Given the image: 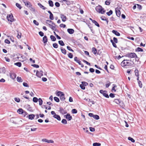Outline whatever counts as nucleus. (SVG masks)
Listing matches in <instances>:
<instances>
[{
    "label": "nucleus",
    "instance_id": "obj_53",
    "mask_svg": "<svg viewBox=\"0 0 146 146\" xmlns=\"http://www.w3.org/2000/svg\"><path fill=\"white\" fill-rule=\"evenodd\" d=\"M46 22L49 25V24H51V23H52V21L50 20H47L46 21Z\"/></svg>",
    "mask_w": 146,
    "mask_h": 146
},
{
    "label": "nucleus",
    "instance_id": "obj_2",
    "mask_svg": "<svg viewBox=\"0 0 146 146\" xmlns=\"http://www.w3.org/2000/svg\"><path fill=\"white\" fill-rule=\"evenodd\" d=\"M56 95L57 96L60 97L61 100L63 101L65 100L64 94L63 92L61 91H58L56 94Z\"/></svg>",
    "mask_w": 146,
    "mask_h": 146
},
{
    "label": "nucleus",
    "instance_id": "obj_20",
    "mask_svg": "<svg viewBox=\"0 0 146 146\" xmlns=\"http://www.w3.org/2000/svg\"><path fill=\"white\" fill-rule=\"evenodd\" d=\"M120 10H115L116 15L118 17H120L121 14Z\"/></svg>",
    "mask_w": 146,
    "mask_h": 146
},
{
    "label": "nucleus",
    "instance_id": "obj_23",
    "mask_svg": "<svg viewBox=\"0 0 146 146\" xmlns=\"http://www.w3.org/2000/svg\"><path fill=\"white\" fill-rule=\"evenodd\" d=\"M92 52L94 54H96V53H97L98 54V52L97 53V50L95 48L93 47L92 48Z\"/></svg>",
    "mask_w": 146,
    "mask_h": 146
},
{
    "label": "nucleus",
    "instance_id": "obj_64",
    "mask_svg": "<svg viewBox=\"0 0 146 146\" xmlns=\"http://www.w3.org/2000/svg\"><path fill=\"white\" fill-rule=\"evenodd\" d=\"M109 96L112 98H113L115 97V94L112 93H111L110 94Z\"/></svg>",
    "mask_w": 146,
    "mask_h": 146
},
{
    "label": "nucleus",
    "instance_id": "obj_30",
    "mask_svg": "<svg viewBox=\"0 0 146 146\" xmlns=\"http://www.w3.org/2000/svg\"><path fill=\"white\" fill-rule=\"evenodd\" d=\"M15 65H16L19 67H20L21 66V63L20 62H17L15 63Z\"/></svg>",
    "mask_w": 146,
    "mask_h": 146
},
{
    "label": "nucleus",
    "instance_id": "obj_26",
    "mask_svg": "<svg viewBox=\"0 0 146 146\" xmlns=\"http://www.w3.org/2000/svg\"><path fill=\"white\" fill-rule=\"evenodd\" d=\"M17 81L18 82H23L22 78L21 77L18 76L17 78Z\"/></svg>",
    "mask_w": 146,
    "mask_h": 146
},
{
    "label": "nucleus",
    "instance_id": "obj_40",
    "mask_svg": "<svg viewBox=\"0 0 146 146\" xmlns=\"http://www.w3.org/2000/svg\"><path fill=\"white\" fill-rule=\"evenodd\" d=\"M128 139L129 140L131 141L133 143H134L135 142V140L131 137H128Z\"/></svg>",
    "mask_w": 146,
    "mask_h": 146
},
{
    "label": "nucleus",
    "instance_id": "obj_3",
    "mask_svg": "<svg viewBox=\"0 0 146 146\" xmlns=\"http://www.w3.org/2000/svg\"><path fill=\"white\" fill-rule=\"evenodd\" d=\"M125 56L130 58H134L136 56V54L134 52L128 53L126 54Z\"/></svg>",
    "mask_w": 146,
    "mask_h": 146
},
{
    "label": "nucleus",
    "instance_id": "obj_55",
    "mask_svg": "<svg viewBox=\"0 0 146 146\" xmlns=\"http://www.w3.org/2000/svg\"><path fill=\"white\" fill-rule=\"evenodd\" d=\"M23 85L25 87H29V85L27 83L24 82L23 83Z\"/></svg>",
    "mask_w": 146,
    "mask_h": 146
},
{
    "label": "nucleus",
    "instance_id": "obj_62",
    "mask_svg": "<svg viewBox=\"0 0 146 146\" xmlns=\"http://www.w3.org/2000/svg\"><path fill=\"white\" fill-rule=\"evenodd\" d=\"M110 0H107L105 1V4L106 5H109L110 4Z\"/></svg>",
    "mask_w": 146,
    "mask_h": 146
},
{
    "label": "nucleus",
    "instance_id": "obj_57",
    "mask_svg": "<svg viewBox=\"0 0 146 146\" xmlns=\"http://www.w3.org/2000/svg\"><path fill=\"white\" fill-rule=\"evenodd\" d=\"M21 34L20 33H18V35L17 36V37L18 38H21Z\"/></svg>",
    "mask_w": 146,
    "mask_h": 146
},
{
    "label": "nucleus",
    "instance_id": "obj_27",
    "mask_svg": "<svg viewBox=\"0 0 146 146\" xmlns=\"http://www.w3.org/2000/svg\"><path fill=\"white\" fill-rule=\"evenodd\" d=\"M58 42L59 44L61 46H64L65 45V44L63 42V41L62 40L58 41Z\"/></svg>",
    "mask_w": 146,
    "mask_h": 146
},
{
    "label": "nucleus",
    "instance_id": "obj_11",
    "mask_svg": "<svg viewBox=\"0 0 146 146\" xmlns=\"http://www.w3.org/2000/svg\"><path fill=\"white\" fill-rule=\"evenodd\" d=\"M60 17L62 19V21L65 22L66 20V16L63 14L60 15Z\"/></svg>",
    "mask_w": 146,
    "mask_h": 146
},
{
    "label": "nucleus",
    "instance_id": "obj_59",
    "mask_svg": "<svg viewBox=\"0 0 146 146\" xmlns=\"http://www.w3.org/2000/svg\"><path fill=\"white\" fill-rule=\"evenodd\" d=\"M15 100L17 102H20V99L18 98H14Z\"/></svg>",
    "mask_w": 146,
    "mask_h": 146
},
{
    "label": "nucleus",
    "instance_id": "obj_46",
    "mask_svg": "<svg viewBox=\"0 0 146 146\" xmlns=\"http://www.w3.org/2000/svg\"><path fill=\"white\" fill-rule=\"evenodd\" d=\"M95 9H104L101 6L98 5L96 7Z\"/></svg>",
    "mask_w": 146,
    "mask_h": 146
},
{
    "label": "nucleus",
    "instance_id": "obj_19",
    "mask_svg": "<svg viewBox=\"0 0 146 146\" xmlns=\"http://www.w3.org/2000/svg\"><path fill=\"white\" fill-rule=\"evenodd\" d=\"M47 38L46 36H45L43 38V41L44 44H46L47 42Z\"/></svg>",
    "mask_w": 146,
    "mask_h": 146
},
{
    "label": "nucleus",
    "instance_id": "obj_18",
    "mask_svg": "<svg viewBox=\"0 0 146 146\" xmlns=\"http://www.w3.org/2000/svg\"><path fill=\"white\" fill-rule=\"evenodd\" d=\"M97 12L99 13L104 14L106 11L104 10H96Z\"/></svg>",
    "mask_w": 146,
    "mask_h": 146
},
{
    "label": "nucleus",
    "instance_id": "obj_7",
    "mask_svg": "<svg viewBox=\"0 0 146 146\" xmlns=\"http://www.w3.org/2000/svg\"><path fill=\"white\" fill-rule=\"evenodd\" d=\"M59 111L62 115L66 114L67 113V111L62 108H59Z\"/></svg>",
    "mask_w": 146,
    "mask_h": 146
},
{
    "label": "nucleus",
    "instance_id": "obj_32",
    "mask_svg": "<svg viewBox=\"0 0 146 146\" xmlns=\"http://www.w3.org/2000/svg\"><path fill=\"white\" fill-rule=\"evenodd\" d=\"M93 23H94L95 25L97 26L98 27H100V25L99 24L97 23V22L95 20H94V21H93Z\"/></svg>",
    "mask_w": 146,
    "mask_h": 146
},
{
    "label": "nucleus",
    "instance_id": "obj_48",
    "mask_svg": "<svg viewBox=\"0 0 146 146\" xmlns=\"http://www.w3.org/2000/svg\"><path fill=\"white\" fill-rule=\"evenodd\" d=\"M103 96L106 98H109V96L107 94V92L105 93L103 95Z\"/></svg>",
    "mask_w": 146,
    "mask_h": 146
},
{
    "label": "nucleus",
    "instance_id": "obj_52",
    "mask_svg": "<svg viewBox=\"0 0 146 146\" xmlns=\"http://www.w3.org/2000/svg\"><path fill=\"white\" fill-rule=\"evenodd\" d=\"M80 86L82 90H84L85 89V86H84L82 84H80Z\"/></svg>",
    "mask_w": 146,
    "mask_h": 146
},
{
    "label": "nucleus",
    "instance_id": "obj_34",
    "mask_svg": "<svg viewBox=\"0 0 146 146\" xmlns=\"http://www.w3.org/2000/svg\"><path fill=\"white\" fill-rule=\"evenodd\" d=\"M38 6L42 9H45V7L43 6L41 3H38Z\"/></svg>",
    "mask_w": 146,
    "mask_h": 146
},
{
    "label": "nucleus",
    "instance_id": "obj_61",
    "mask_svg": "<svg viewBox=\"0 0 146 146\" xmlns=\"http://www.w3.org/2000/svg\"><path fill=\"white\" fill-rule=\"evenodd\" d=\"M90 131L91 132H94L95 131V129L92 127H90Z\"/></svg>",
    "mask_w": 146,
    "mask_h": 146
},
{
    "label": "nucleus",
    "instance_id": "obj_39",
    "mask_svg": "<svg viewBox=\"0 0 146 146\" xmlns=\"http://www.w3.org/2000/svg\"><path fill=\"white\" fill-rule=\"evenodd\" d=\"M113 13V11L112 10H110V11L106 13V14L108 16H110Z\"/></svg>",
    "mask_w": 146,
    "mask_h": 146
},
{
    "label": "nucleus",
    "instance_id": "obj_51",
    "mask_svg": "<svg viewBox=\"0 0 146 146\" xmlns=\"http://www.w3.org/2000/svg\"><path fill=\"white\" fill-rule=\"evenodd\" d=\"M138 82L139 86L140 88H141L142 87V84L141 82L140 81H139Z\"/></svg>",
    "mask_w": 146,
    "mask_h": 146
},
{
    "label": "nucleus",
    "instance_id": "obj_38",
    "mask_svg": "<svg viewBox=\"0 0 146 146\" xmlns=\"http://www.w3.org/2000/svg\"><path fill=\"white\" fill-rule=\"evenodd\" d=\"M61 122L62 123L64 124H66L67 123V121L65 119H63L62 120Z\"/></svg>",
    "mask_w": 146,
    "mask_h": 146
},
{
    "label": "nucleus",
    "instance_id": "obj_31",
    "mask_svg": "<svg viewBox=\"0 0 146 146\" xmlns=\"http://www.w3.org/2000/svg\"><path fill=\"white\" fill-rule=\"evenodd\" d=\"M93 117L96 120L99 119H100L99 116L97 115H94Z\"/></svg>",
    "mask_w": 146,
    "mask_h": 146
},
{
    "label": "nucleus",
    "instance_id": "obj_41",
    "mask_svg": "<svg viewBox=\"0 0 146 146\" xmlns=\"http://www.w3.org/2000/svg\"><path fill=\"white\" fill-rule=\"evenodd\" d=\"M53 46L55 48H58V45L57 44L55 43L53 44Z\"/></svg>",
    "mask_w": 146,
    "mask_h": 146
},
{
    "label": "nucleus",
    "instance_id": "obj_9",
    "mask_svg": "<svg viewBox=\"0 0 146 146\" xmlns=\"http://www.w3.org/2000/svg\"><path fill=\"white\" fill-rule=\"evenodd\" d=\"M113 102L116 103V104L121 105L122 103L120 99H115L113 101Z\"/></svg>",
    "mask_w": 146,
    "mask_h": 146
},
{
    "label": "nucleus",
    "instance_id": "obj_54",
    "mask_svg": "<svg viewBox=\"0 0 146 146\" xmlns=\"http://www.w3.org/2000/svg\"><path fill=\"white\" fill-rule=\"evenodd\" d=\"M16 6L18 7V8H19L20 9H21V5L20 4L17 3L16 4Z\"/></svg>",
    "mask_w": 146,
    "mask_h": 146
},
{
    "label": "nucleus",
    "instance_id": "obj_37",
    "mask_svg": "<svg viewBox=\"0 0 146 146\" xmlns=\"http://www.w3.org/2000/svg\"><path fill=\"white\" fill-rule=\"evenodd\" d=\"M33 101L35 103H36L38 102V99L36 97H34L33 98Z\"/></svg>",
    "mask_w": 146,
    "mask_h": 146
},
{
    "label": "nucleus",
    "instance_id": "obj_42",
    "mask_svg": "<svg viewBox=\"0 0 146 146\" xmlns=\"http://www.w3.org/2000/svg\"><path fill=\"white\" fill-rule=\"evenodd\" d=\"M68 56L70 58H72L73 57V55L72 53H69L68 54Z\"/></svg>",
    "mask_w": 146,
    "mask_h": 146
},
{
    "label": "nucleus",
    "instance_id": "obj_16",
    "mask_svg": "<svg viewBox=\"0 0 146 146\" xmlns=\"http://www.w3.org/2000/svg\"><path fill=\"white\" fill-rule=\"evenodd\" d=\"M68 32L70 34H73L74 32V30L73 29H67Z\"/></svg>",
    "mask_w": 146,
    "mask_h": 146
},
{
    "label": "nucleus",
    "instance_id": "obj_24",
    "mask_svg": "<svg viewBox=\"0 0 146 146\" xmlns=\"http://www.w3.org/2000/svg\"><path fill=\"white\" fill-rule=\"evenodd\" d=\"M101 19L102 20L105 21H106L107 24L108 25L109 21L108 19L106 18L104 16H102L101 17Z\"/></svg>",
    "mask_w": 146,
    "mask_h": 146
},
{
    "label": "nucleus",
    "instance_id": "obj_1",
    "mask_svg": "<svg viewBox=\"0 0 146 146\" xmlns=\"http://www.w3.org/2000/svg\"><path fill=\"white\" fill-rule=\"evenodd\" d=\"M132 61L129 60H124L121 63V65L123 67L126 66L131 65L132 64Z\"/></svg>",
    "mask_w": 146,
    "mask_h": 146
},
{
    "label": "nucleus",
    "instance_id": "obj_17",
    "mask_svg": "<svg viewBox=\"0 0 146 146\" xmlns=\"http://www.w3.org/2000/svg\"><path fill=\"white\" fill-rule=\"evenodd\" d=\"M53 117L57 119L58 121H60L61 120V118L60 116L56 114L53 116Z\"/></svg>",
    "mask_w": 146,
    "mask_h": 146
},
{
    "label": "nucleus",
    "instance_id": "obj_21",
    "mask_svg": "<svg viewBox=\"0 0 146 146\" xmlns=\"http://www.w3.org/2000/svg\"><path fill=\"white\" fill-rule=\"evenodd\" d=\"M112 32L113 33L117 36H119L120 35V33L118 32L115 30H113L112 31Z\"/></svg>",
    "mask_w": 146,
    "mask_h": 146
},
{
    "label": "nucleus",
    "instance_id": "obj_43",
    "mask_svg": "<svg viewBox=\"0 0 146 146\" xmlns=\"http://www.w3.org/2000/svg\"><path fill=\"white\" fill-rule=\"evenodd\" d=\"M135 75L136 76H139V71L138 70H135Z\"/></svg>",
    "mask_w": 146,
    "mask_h": 146
},
{
    "label": "nucleus",
    "instance_id": "obj_50",
    "mask_svg": "<svg viewBox=\"0 0 146 146\" xmlns=\"http://www.w3.org/2000/svg\"><path fill=\"white\" fill-rule=\"evenodd\" d=\"M67 49L69 51H72V52H74V50H73L70 46H67Z\"/></svg>",
    "mask_w": 146,
    "mask_h": 146
},
{
    "label": "nucleus",
    "instance_id": "obj_28",
    "mask_svg": "<svg viewBox=\"0 0 146 146\" xmlns=\"http://www.w3.org/2000/svg\"><path fill=\"white\" fill-rule=\"evenodd\" d=\"M110 42L112 43L113 46V47H114L115 48L117 47L116 45V44L115 43L113 42V41L111 39L110 40Z\"/></svg>",
    "mask_w": 146,
    "mask_h": 146
},
{
    "label": "nucleus",
    "instance_id": "obj_4",
    "mask_svg": "<svg viewBox=\"0 0 146 146\" xmlns=\"http://www.w3.org/2000/svg\"><path fill=\"white\" fill-rule=\"evenodd\" d=\"M7 18L8 21H10L11 22H12L15 21L13 16L12 14L8 15L7 16Z\"/></svg>",
    "mask_w": 146,
    "mask_h": 146
},
{
    "label": "nucleus",
    "instance_id": "obj_6",
    "mask_svg": "<svg viewBox=\"0 0 146 146\" xmlns=\"http://www.w3.org/2000/svg\"><path fill=\"white\" fill-rule=\"evenodd\" d=\"M17 112L19 114H22L24 116H25L27 113V112L22 109H19L17 110Z\"/></svg>",
    "mask_w": 146,
    "mask_h": 146
},
{
    "label": "nucleus",
    "instance_id": "obj_29",
    "mask_svg": "<svg viewBox=\"0 0 146 146\" xmlns=\"http://www.w3.org/2000/svg\"><path fill=\"white\" fill-rule=\"evenodd\" d=\"M48 3L50 6L53 7L54 5L53 2L51 0H49L48 1Z\"/></svg>",
    "mask_w": 146,
    "mask_h": 146
},
{
    "label": "nucleus",
    "instance_id": "obj_56",
    "mask_svg": "<svg viewBox=\"0 0 146 146\" xmlns=\"http://www.w3.org/2000/svg\"><path fill=\"white\" fill-rule=\"evenodd\" d=\"M113 87H112V90H114V91L115 92H116V90L115 89V88H116L117 87V86L116 85H115V84H113Z\"/></svg>",
    "mask_w": 146,
    "mask_h": 146
},
{
    "label": "nucleus",
    "instance_id": "obj_47",
    "mask_svg": "<svg viewBox=\"0 0 146 146\" xmlns=\"http://www.w3.org/2000/svg\"><path fill=\"white\" fill-rule=\"evenodd\" d=\"M72 112L73 113H76L77 112V111L76 109H74L72 110Z\"/></svg>",
    "mask_w": 146,
    "mask_h": 146
},
{
    "label": "nucleus",
    "instance_id": "obj_5",
    "mask_svg": "<svg viewBox=\"0 0 146 146\" xmlns=\"http://www.w3.org/2000/svg\"><path fill=\"white\" fill-rule=\"evenodd\" d=\"M22 1L24 3L25 5L29 8L31 7L32 5L31 3L27 0H22Z\"/></svg>",
    "mask_w": 146,
    "mask_h": 146
},
{
    "label": "nucleus",
    "instance_id": "obj_8",
    "mask_svg": "<svg viewBox=\"0 0 146 146\" xmlns=\"http://www.w3.org/2000/svg\"><path fill=\"white\" fill-rule=\"evenodd\" d=\"M43 72L42 70L39 71L38 70L36 71V75L38 77L40 78V77L43 75Z\"/></svg>",
    "mask_w": 146,
    "mask_h": 146
},
{
    "label": "nucleus",
    "instance_id": "obj_33",
    "mask_svg": "<svg viewBox=\"0 0 146 146\" xmlns=\"http://www.w3.org/2000/svg\"><path fill=\"white\" fill-rule=\"evenodd\" d=\"M135 50L136 51H137L138 52H143V50L142 49L139 47L136 49Z\"/></svg>",
    "mask_w": 146,
    "mask_h": 146
},
{
    "label": "nucleus",
    "instance_id": "obj_14",
    "mask_svg": "<svg viewBox=\"0 0 146 146\" xmlns=\"http://www.w3.org/2000/svg\"><path fill=\"white\" fill-rule=\"evenodd\" d=\"M42 141L43 142H45L48 143H53V141L52 140H48L46 139H42Z\"/></svg>",
    "mask_w": 146,
    "mask_h": 146
},
{
    "label": "nucleus",
    "instance_id": "obj_35",
    "mask_svg": "<svg viewBox=\"0 0 146 146\" xmlns=\"http://www.w3.org/2000/svg\"><path fill=\"white\" fill-rule=\"evenodd\" d=\"M101 145V143H94L93 144V146H100Z\"/></svg>",
    "mask_w": 146,
    "mask_h": 146
},
{
    "label": "nucleus",
    "instance_id": "obj_45",
    "mask_svg": "<svg viewBox=\"0 0 146 146\" xmlns=\"http://www.w3.org/2000/svg\"><path fill=\"white\" fill-rule=\"evenodd\" d=\"M100 92L103 95L105 93L107 92L106 91H104L103 90H101L100 91Z\"/></svg>",
    "mask_w": 146,
    "mask_h": 146
},
{
    "label": "nucleus",
    "instance_id": "obj_12",
    "mask_svg": "<svg viewBox=\"0 0 146 146\" xmlns=\"http://www.w3.org/2000/svg\"><path fill=\"white\" fill-rule=\"evenodd\" d=\"M48 25L52 30L55 31H56L57 29H56V26H54L53 25H51V24H49Z\"/></svg>",
    "mask_w": 146,
    "mask_h": 146
},
{
    "label": "nucleus",
    "instance_id": "obj_36",
    "mask_svg": "<svg viewBox=\"0 0 146 146\" xmlns=\"http://www.w3.org/2000/svg\"><path fill=\"white\" fill-rule=\"evenodd\" d=\"M38 102H39V105L41 106L42 105L43 101L41 98H39L38 99Z\"/></svg>",
    "mask_w": 146,
    "mask_h": 146
},
{
    "label": "nucleus",
    "instance_id": "obj_63",
    "mask_svg": "<svg viewBox=\"0 0 146 146\" xmlns=\"http://www.w3.org/2000/svg\"><path fill=\"white\" fill-rule=\"evenodd\" d=\"M33 22L36 25H39L38 23L35 20H34Z\"/></svg>",
    "mask_w": 146,
    "mask_h": 146
},
{
    "label": "nucleus",
    "instance_id": "obj_15",
    "mask_svg": "<svg viewBox=\"0 0 146 146\" xmlns=\"http://www.w3.org/2000/svg\"><path fill=\"white\" fill-rule=\"evenodd\" d=\"M16 74L14 73H11L10 74V77L14 80L16 78Z\"/></svg>",
    "mask_w": 146,
    "mask_h": 146
},
{
    "label": "nucleus",
    "instance_id": "obj_44",
    "mask_svg": "<svg viewBox=\"0 0 146 146\" xmlns=\"http://www.w3.org/2000/svg\"><path fill=\"white\" fill-rule=\"evenodd\" d=\"M54 99L55 101L57 102H59L60 101L59 99L57 97H54Z\"/></svg>",
    "mask_w": 146,
    "mask_h": 146
},
{
    "label": "nucleus",
    "instance_id": "obj_60",
    "mask_svg": "<svg viewBox=\"0 0 146 146\" xmlns=\"http://www.w3.org/2000/svg\"><path fill=\"white\" fill-rule=\"evenodd\" d=\"M82 61L84 63H86V64H87L89 66H90V64L87 61H86V60H83Z\"/></svg>",
    "mask_w": 146,
    "mask_h": 146
},
{
    "label": "nucleus",
    "instance_id": "obj_10",
    "mask_svg": "<svg viewBox=\"0 0 146 146\" xmlns=\"http://www.w3.org/2000/svg\"><path fill=\"white\" fill-rule=\"evenodd\" d=\"M64 117L66 119H68V121L71 120L72 119V116L69 113H68L66 115H64Z\"/></svg>",
    "mask_w": 146,
    "mask_h": 146
},
{
    "label": "nucleus",
    "instance_id": "obj_13",
    "mask_svg": "<svg viewBox=\"0 0 146 146\" xmlns=\"http://www.w3.org/2000/svg\"><path fill=\"white\" fill-rule=\"evenodd\" d=\"M35 115L33 114H31L29 115L28 116H27V117H28L29 119L32 120L34 119Z\"/></svg>",
    "mask_w": 146,
    "mask_h": 146
},
{
    "label": "nucleus",
    "instance_id": "obj_22",
    "mask_svg": "<svg viewBox=\"0 0 146 146\" xmlns=\"http://www.w3.org/2000/svg\"><path fill=\"white\" fill-rule=\"evenodd\" d=\"M60 50L63 54L65 55L66 54V51L65 49L62 47L60 48Z\"/></svg>",
    "mask_w": 146,
    "mask_h": 146
},
{
    "label": "nucleus",
    "instance_id": "obj_49",
    "mask_svg": "<svg viewBox=\"0 0 146 146\" xmlns=\"http://www.w3.org/2000/svg\"><path fill=\"white\" fill-rule=\"evenodd\" d=\"M82 84H83L84 86H87L88 85L87 82L84 81L82 82Z\"/></svg>",
    "mask_w": 146,
    "mask_h": 146
},
{
    "label": "nucleus",
    "instance_id": "obj_25",
    "mask_svg": "<svg viewBox=\"0 0 146 146\" xmlns=\"http://www.w3.org/2000/svg\"><path fill=\"white\" fill-rule=\"evenodd\" d=\"M50 38L51 40L53 41H54L56 40V38L53 35H51L50 36Z\"/></svg>",
    "mask_w": 146,
    "mask_h": 146
},
{
    "label": "nucleus",
    "instance_id": "obj_58",
    "mask_svg": "<svg viewBox=\"0 0 146 146\" xmlns=\"http://www.w3.org/2000/svg\"><path fill=\"white\" fill-rule=\"evenodd\" d=\"M49 18L51 20H53L54 19L53 15L52 13L50 14V15Z\"/></svg>",
    "mask_w": 146,
    "mask_h": 146
}]
</instances>
